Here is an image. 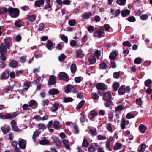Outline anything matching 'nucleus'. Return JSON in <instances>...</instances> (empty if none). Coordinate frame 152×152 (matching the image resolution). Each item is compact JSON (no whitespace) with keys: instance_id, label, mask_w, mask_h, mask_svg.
Listing matches in <instances>:
<instances>
[{"instance_id":"e2e57ef3","label":"nucleus","mask_w":152,"mask_h":152,"mask_svg":"<svg viewBox=\"0 0 152 152\" xmlns=\"http://www.w3.org/2000/svg\"><path fill=\"white\" fill-rule=\"evenodd\" d=\"M142 59L139 57L137 58L134 60V63L136 64H140L142 63Z\"/></svg>"},{"instance_id":"6e6552de","label":"nucleus","mask_w":152,"mask_h":152,"mask_svg":"<svg viewBox=\"0 0 152 152\" xmlns=\"http://www.w3.org/2000/svg\"><path fill=\"white\" fill-rule=\"evenodd\" d=\"M18 144L20 148L24 149L26 147V140L21 139V140L19 141Z\"/></svg>"},{"instance_id":"49530a36","label":"nucleus","mask_w":152,"mask_h":152,"mask_svg":"<svg viewBox=\"0 0 152 152\" xmlns=\"http://www.w3.org/2000/svg\"><path fill=\"white\" fill-rule=\"evenodd\" d=\"M89 145V143L88 142L87 139H84L82 145L85 147L87 148L88 147Z\"/></svg>"},{"instance_id":"20e7f679","label":"nucleus","mask_w":152,"mask_h":152,"mask_svg":"<svg viewBox=\"0 0 152 152\" xmlns=\"http://www.w3.org/2000/svg\"><path fill=\"white\" fill-rule=\"evenodd\" d=\"M58 79L67 82L69 80V77L67 74L64 72H62L59 73Z\"/></svg>"},{"instance_id":"a18cd8bd","label":"nucleus","mask_w":152,"mask_h":152,"mask_svg":"<svg viewBox=\"0 0 152 152\" xmlns=\"http://www.w3.org/2000/svg\"><path fill=\"white\" fill-rule=\"evenodd\" d=\"M59 124L57 121H54L53 122V127L56 129L59 128Z\"/></svg>"},{"instance_id":"774afa93","label":"nucleus","mask_w":152,"mask_h":152,"mask_svg":"<svg viewBox=\"0 0 152 152\" xmlns=\"http://www.w3.org/2000/svg\"><path fill=\"white\" fill-rule=\"evenodd\" d=\"M136 103L139 106H141L142 104V101L141 99L140 98H137L136 99Z\"/></svg>"},{"instance_id":"dca6fc26","label":"nucleus","mask_w":152,"mask_h":152,"mask_svg":"<svg viewBox=\"0 0 152 152\" xmlns=\"http://www.w3.org/2000/svg\"><path fill=\"white\" fill-rule=\"evenodd\" d=\"M98 114V112L96 111L92 110L90 112L89 114L88 115V117L90 119H92L96 116Z\"/></svg>"},{"instance_id":"0eeeda50","label":"nucleus","mask_w":152,"mask_h":152,"mask_svg":"<svg viewBox=\"0 0 152 152\" xmlns=\"http://www.w3.org/2000/svg\"><path fill=\"white\" fill-rule=\"evenodd\" d=\"M96 87L98 90L106 91L107 89L106 85L104 83H97L96 86Z\"/></svg>"},{"instance_id":"ea45409f","label":"nucleus","mask_w":152,"mask_h":152,"mask_svg":"<svg viewBox=\"0 0 152 152\" xmlns=\"http://www.w3.org/2000/svg\"><path fill=\"white\" fill-rule=\"evenodd\" d=\"M76 69V65L75 64H72L71 67L70 69L71 72L73 73H74L75 72Z\"/></svg>"},{"instance_id":"8fccbe9b","label":"nucleus","mask_w":152,"mask_h":152,"mask_svg":"<svg viewBox=\"0 0 152 152\" xmlns=\"http://www.w3.org/2000/svg\"><path fill=\"white\" fill-rule=\"evenodd\" d=\"M41 77L39 76L38 77L36 80H34L32 82V84H34L35 85H37L38 84V83H39V81L41 80Z\"/></svg>"},{"instance_id":"a211bd4d","label":"nucleus","mask_w":152,"mask_h":152,"mask_svg":"<svg viewBox=\"0 0 152 152\" xmlns=\"http://www.w3.org/2000/svg\"><path fill=\"white\" fill-rule=\"evenodd\" d=\"M50 143V142L46 139L45 137H43V139L40 140L39 142V143L43 145L49 144Z\"/></svg>"},{"instance_id":"412c9836","label":"nucleus","mask_w":152,"mask_h":152,"mask_svg":"<svg viewBox=\"0 0 152 152\" xmlns=\"http://www.w3.org/2000/svg\"><path fill=\"white\" fill-rule=\"evenodd\" d=\"M11 143L12 145L13 148H15V150L17 152H19L20 149L17 147L18 144L17 141L13 140L11 142Z\"/></svg>"},{"instance_id":"6e6d98bb","label":"nucleus","mask_w":152,"mask_h":152,"mask_svg":"<svg viewBox=\"0 0 152 152\" xmlns=\"http://www.w3.org/2000/svg\"><path fill=\"white\" fill-rule=\"evenodd\" d=\"M87 29L89 32L92 33L94 31V26L90 25L88 26Z\"/></svg>"},{"instance_id":"1a4fd4ad","label":"nucleus","mask_w":152,"mask_h":152,"mask_svg":"<svg viewBox=\"0 0 152 152\" xmlns=\"http://www.w3.org/2000/svg\"><path fill=\"white\" fill-rule=\"evenodd\" d=\"M75 52L76 54L75 57L76 58H83L84 56V54L83 53L82 51L81 50H76Z\"/></svg>"},{"instance_id":"c03bdc74","label":"nucleus","mask_w":152,"mask_h":152,"mask_svg":"<svg viewBox=\"0 0 152 152\" xmlns=\"http://www.w3.org/2000/svg\"><path fill=\"white\" fill-rule=\"evenodd\" d=\"M152 80L150 79H148L146 80L144 82L145 86L148 87L150 86V85L152 83Z\"/></svg>"},{"instance_id":"a19ab883","label":"nucleus","mask_w":152,"mask_h":152,"mask_svg":"<svg viewBox=\"0 0 152 152\" xmlns=\"http://www.w3.org/2000/svg\"><path fill=\"white\" fill-rule=\"evenodd\" d=\"M126 108V107H124L122 105H120L115 107V110L116 111H121Z\"/></svg>"},{"instance_id":"f8f14e48","label":"nucleus","mask_w":152,"mask_h":152,"mask_svg":"<svg viewBox=\"0 0 152 152\" xmlns=\"http://www.w3.org/2000/svg\"><path fill=\"white\" fill-rule=\"evenodd\" d=\"M93 15L92 13L90 12H85L83 14L82 18L85 20L89 19Z\"/></svg>"},{"instance_id":"bf43d9fd","label":"nucleus","mask_w":152,"mask_h":152,"mask_svg":"<svg viewBox=\"0 0 152 152\" xmlns=\"http://www.w3.org/2000/svg\"><path fill=\"white\" fill-rule=\"evenodd\" d=\"M122 45L124 46H127L128 47H130L132 46V45L128 41H125L123 42Z\"/></svg>"},{"instance_id":"4be33fe9","label":"nucleus","mask_w":152,"mask_h":152,"mask_svg":"<svg viewBox=\"0 0 152 152\" xmlns=\"http://www.w3.org/2000/svg\"><path fill=\"white\" fill-rule=\"evenodd\" d=\"M15 25L18 27H21L24 26V23L20 20H16L14 23Z\"/></svg>"},{"instance_id":"69168bd1","label":"nucleus","mask_w":152,"mask_h":152,"mask_svg":"<svg viewBox=\"0 0 152 152\" xmlns=\"http://www.w3.org/2000/svg\"><path fill=\"white\" fill-rule=\"evenodd\" d=\"M146 148V145L145 144H142L141 146V148L139 150V152H143L145 151Z\"/></svg>"},{"instance_id":"4468645a","label":"nucleus","mask_w":152,"mask_h":152,"mask_svg":"<svg viewBox=\"0 0 152 152\" xmlns=\"http://www.w3.org/2000/svg\"><path fill=\"white\" fill-rule=\"evenodd\" d=\"M46 4L45 5L44 7V10H47L50 9L51 10L52 9V5L50 4V0H45Z\"/></svg>"},{"instance_id":"f257e3e1","label":"nucleus","mask_w":152,"mask_h":152,"mask_svg":"<svg viewBox=\"0 0 152 152\" xmlns=\"http://www.w3.org/2000/svg\"><path fill=\"white\" fill-rule=\"evenodd\" d=\"M8 14L12 18H15L18 17L20 14L18 9L17 8L9 7L8 9Z\"/></svg>"},{"instance_id":"4c0bfd02","label":"nucleus","mask_w":152,"mask_h":152,"mask_svg":"<svg viewBox=\"0 0 152 152\" xmlns=\"http://www.w3.org/2000/svg\"><path fill=\"white\" fill-rule=\"evenodd\" d=\"M4 44H5L6 46L8 48V49L10 48V42L11 40L10 39H4Z\"/></svg>"},{"instance_id":"603ef678","label":"nucleus","mask_w":152,"mask_h":152,"mask_svg":"<svg viewBox=\"0 0 152 152\" xmlns=\"http://www.w3.org/2000/svg\"><path fill=\"white\" fill-rule=\"evenodd\" d=\"M125 121V119L124 118H122L121 121V128L122 129H124L125 128V126L126 125L125 124L126 123Z\"/></svg>"},{"instance_id":"f3484780","label":"nucleus","mask_w":152,"mask_h":152,"mask_svg":"<svg viewBox=\"0 0 152 152\" xmlns=\"http://www.w3.org/2000/svg\"><path fill=\"white\" fill-rule=\"evenodd\" d=\"M59 103L57 102H54L53 104V107H52L50 110L53 112H56L58 110Z\"/></svg>"},{"instance_id":"c85d7f7f","label":"nucleus","mask_w":152,"mask_h":152,"mask_svg":"<svg viewBox=\"0 0 152 152\" xmlns=\"http://www.w3.org/2000/svg\"><path fill=\"white\" fill-rule=\"evenodd\" d=\"M74 88V86L70 84H68L66 86V88L65 90V92L66 93H68L71 92V90Z\"/></svg>"},{"instance_id":"2eb2a0df","label":"nucleus","mask_w":152,"mask_h":152,"mask_svg":"<svg viewBox=\"0 0 152 152\" xmlns=\"http://www.w3.org/2000/svg\"><path fill=\"white\" fill-rule=\"evenodd\" d=\"M118 53L117 51H113L109 55L110 60H115L118 55Z\"/></svg>"},{"instance_id":"393cba45","label":"nucleus","mask_w":152,"mask_h":152,"mask_svg":"<svg viewBox=\"0 0 152 152\" xmlns=\"http://www.w3.org/2000/svg\"><path fill=\"white\" fill-rule=\"evenodd\" d=\"M63 143L64 146L66 147V149L67 150H69L70 149L69 142L66 139H64L63 140Z\"/></svg>"},{"instance_id":"c9c22d12","label":"nucleus","mask_w":152,"mask_h":152,"mask_svg":"<svg viewBox=\"0 0 152 152\" xmlns=\"http://www.w3.org/2000/svg\"><path fill=\"white\" fill-rule=\"evenodd\" d=\"M119 86L120 85L118 82H115L113 85V90L115 91H116L118 88Z\"/></svg>"},{"instance_id":"6ab92c4d","label":"nucleus","mask_w":152,"mask_h":152,"mask_svg":"<svg viewBox=\"0 0 152 152\" xmlns=\"http://www.w3.org/2000/svg\"><path fill=\"white\" fill-rule=\"evenodd\" d=\"M103 29H104L106 31L108 32H112L113 31L112 28L109 25L107 24H105L103 26H102Z\"/></svg>"},{"instance_id":"7ed1b4c3","label":"nucleus","mask_w":152,"mask_h":152,"mask_svg":"<svg viewBox=\"0 0 152 152\" xmlns=\"http://www.w3.org/2000/svg\"><path fill=\"white\" fill-rule=\"evenodd\" d=\"M104 34V30L102 27H100L99 30H97L93 33L94 37H98L99 38L103 37Z\"/></svg>"},{"instance_id":"b1692460","label":"nucleus","mask_w":152,"mask_h":152,"mask_svg":"<svg viewBox=\"0 0 152 152\" xmlns=\"http://www.w3.org/2000/svg\"><path fill=\"white\" fill-rule=\"evenodd\" d=\"M130 11L128 10H123L121 12V15L123 17H125L129 14Z\"/></svg>"},{"instance_id":"e433bc0d","label":"nucleus","mask_w":152,"mask_h":152,"mask_svg":"<svg viewBox=\"0 0 152 152\" xmlns=\"http://www.w3.org/2000/svg\"><path fill=\"white\" fill-rule=\"evenodd\" d=\"M9 77V75H7L5 72H3L1 75L0 79L1 80H7Z\"/></svg>"},{"instance_id":"39448f33","label":"nucleus","mask_w":152,"mask_h":152,"mask_svg":"<svg viewBox=\"0 0 152 152\" xmlns=\"http://www.w3.org/2000/svg\"><path fill=\"white\" fill-rule=\"evenodd\" d=\"M112 96L111 92L108 91L104 92L103 94L102 99L105 101H110L111 100Z\"/></svg>"},{"instance_id":"de8ad7c7","label":"nucleus","mask_w":152,"mask_h":152,"mask_svg":"<svg viewBox=\"0 0 152 152\" xmlns=\"http://www.w3.org/2000/svg\"><path fill=\"white\" fill-rule=\"evenodd\" d=\"M126 19L129 22H135L136 20L135 18L133 16H131L129 17Z\"/></svg>"},{"instance_id":"13d9d810","label":"nucleus","mask_w":152,"mask_h":152,"mask_svg":"<svg viewBox=\"0 0 152 152\" xmlns=\"http://www.w3.org/2000/svg\"><path fill=\"white\" fill-rule=\"evenodd\" d=\"M126 1V0H118L117 3L120 5H124L125 4Z\"/></svg>"},{"instance_id":"5fc2aeb1","label":"nucleus","mask_w":152,"mask_h":152,"mask_svg":"<svg viewBox=\"0 0 152 152\" xmlns=\"http://www.w3.org/2000/svg\"><path fill=\"white\" fill-rule=\"evenodd\" d=\"M106 102L104 104L105 106L109 108L110 107L113 103L111 100L110 101H106Z\"/></svg>"},{"instance_id":"7c9ffc66","label":"nucleus","mask_w":152,"mask_h":152,"mask_svg":"<svg viewBox=\"0 0 152 152\" xmlns=\"http://www.w3.org/2000/svg\"><path fill=\"white\" fill-rule=\"evenodd\" d=\"M29 107H32L33 106L36 107L37 106V103L36 101L34 100H31L29 102Z\"/></svg>"},{"instance_id":"f03ea898","label":"nucleus","mask_w":152,"mask_h":152,"mask_svg":"<svg viewBox=\"0 0 152 152\" xmlns=\"http://www.w3.org/2000/svg\"><path fill=\"white\" fill-rule=\"evenodd\" d=\"M20 113V112L18 110H17L13 113L12 115L10 113H8L4 115H3L2 114L0 113V118L3 119H12L15 118Z\"/></svg>"},{"instance_id":"9d476101","label":"nucleus","mask_w":152,"mask_h":152,"mask_svg":"<svg viewBox=\"0 0 152 152\" xmlns=\"http://www.w3.org/2000/svg\"><path fill=\"white\" fill-rule=\"evenodd\" d=\"M1 129L4 134H5L10 131V127L9 125H5L1 128Z\"/></svg>"},{"instance_id":"338daca9","label":"nucleus","mask_w":152,"mask_h":152,"mask_svg":"<svg viewBox=\"0 0 152 152\" xmlns=\"http://www.w3.org/2000/svg\"><path fill=\"white\" fill-rule=\"evenodd\" d=\"M66 56L64 54H62L59 56L58 59L60 61H62L64 60L66 58Z\"/></svg>"},{"instance_id":"09e8293b","label":"nucleus","mask_w":152,"mask_h":152,"mask_svg":"<svg viewBox=\"0 0 152 152\" xmlns=\"http://www.w3.org/2000/svg\"><path fill=\"white\" fill-rule=\"evenodd\" d=\"M64 102L65 103L69 102L73 100V99L71 97H66L64 98Z\"/></svg>"},{"instance_id":"0e129e2a","label":"nucleus","mask_w":152,"mask_h":152,"mask_svg":"<svg viewBox=\"0 0 152 152\" xmlns=\"http://www.w3.org/2000/svg\"><path fill=\"white\" fill-rule=\"evenodd\" d=\"M107 129L110 132H112V124L110 123H108L106 125Z\"/></svg>"},{"instance_id":"ddd939ff","label":"nucleus","mask_w":152,"mask_h":152,"mask_svg":"<svg viewBox=\"0 0 152 152\" xmlns=\"http://www.w3.org/2000/svg\"><path fill=\"white\" fill-rule=\"evenodd\" d=\"M48 93L50 95H53L59 94L60 92L57 89L52 88L49 90Z\"/></svg>"},{"instance_id":"3c124183","label":"nucleus","mask_w":152,"mask_h":152,"mask_svg":"<svg viewBox=\"0 0 152 152\" xmlns=\"http://www.w3.org/2000/svg\"><path fill=\"white\" fill-rule=\"evenodd\" d=\"M91 98L93 99H98L99 96L96 93L93 92L91 94Z\"/></svg>"},{"instance_id":"37998d69","label":"nucleus","mask_w":152,"mask_h":152,"mask_svg":"<svg viewBox=\"0 0 152 152\" xmlns=\"http://www.w3.org/2000/svg\"><path fill=\"white\" fill-rule=\"evenodd\" d=\"M85 102V101L84 100L81 101L77 106L76 109H79L81 108Z\"/></svg>"},{"instance_id":"864d4df0","label":"nucleus","mask_w":152,"mask_h":152,"mask_svg":"<svg viewBox=\"0 0 152 152\" xmlns=\"http://www.w3.org/2000/svg\"><path fill=\"white\" fill-rule=\"evenodd\" d=\"M38 128L39 129L44 130L46 129V126L44 124L39 123L38 125Z\"/></svg>"},{"instance_id":"473e14b6","label":"nucleus","mask_w":152,"mask_h":152,"mask_svg":"<svg viewBox=\"0 0 152 152\" xmlns=\"http://www.w3.org/2000/svg\"><path fill=\"white\" fill-rule=\"evenodd\" d=\"M140 131L142 133H144L145 132V126L142 124H140L139 127Z\"/></svg>"},{"instance_id":"9b49d317","label":"nucleus","mask_w":152,"mask_h":152,"mask_svg":"<svg viewBox=\"0 0 152 152\" xmlns=\"http://www.w3.org/2000/svg\"><path fill=\"white\" fill-rule=\"evenodd\" d=\"M52 138L57 146H61L62 145V143L60 140L57 137L53 136L52 137Z\"/></svg>"},{"instance_id":"72a5a7b5","label":"nucleus","mask_w":152,"mask_h":152,"mask_svg":"<svg viewBox=\"0 0 152 152\" xmlns=\"http://www.w3.org/2000/svg\"><path fill=\"white\" fill-rule=\"evenodd\" d=\"M36 16L35 15H28L27 16V19L31 22H34L36 18Z\"/></svg>"},{"instance_id":"5701e85b","label":"nucleus","mask_w":152,"mask_h":152,"mask_svg":"<svg viewBox=\"0 0 152 152\" xmlns=\"http://www.w3.org/2000/svg\"><path fill=\"white\" fill-rule=\"evenodd\" d=\"M9 66L12 68H15L18 66V62L15 60H12L9 63Z\"/></svg>"},{"instance_id":"a878e982","label":"nucleus","mask_w":152,"mask_h":152,"mask_svg":"<svg viewBox=\"0 0 152 152\" xmlns=\"http://www.w3.org/2000/svg\"><path fill=\"white\" fill-rule=\"evenodd\" d=\"M54 45V44L50 40H48L47 41L46 46L49 50H51V48Z\"/></svg>"},{"instance_id":"423d86ee","label":"nucleus","mask_w":152,"mask_h":152,"mask_svg":"<svg viewBox=\"0 0 152 152\" xmlns=\"http://www.w3.org/2000/svg\"><path fill=\"white\" fill-rule=\"evenodd\" d=\"M56 82V77L53 75H51L50 77L48 83V86L55 85Z\"/></svg>"},{"instance_id":"f704fd0d","label":"nucleus","mask_w":152,"mask_h":152,"mask_svg":"<svg viewBox=\"0 0 152 152\" xmlns=\"http://www.w3.org/2000/svg\"><path fill=\"white\" fill-rule=\"evenodd\" d=\"M115 145L113 147V149L115 150H117L120 149L122 146V145L121 143H116Z\"/></svg>"},{"instance_id":"cd10ccee","label":"nucleus","mask_w":152,"mask_h":152,"mask_svg":"<svg viewBox=\"0 0 152 152\" xmlns=\"http://www.w3.org/2000/svg\"><path fill=\"white\" fill-rule=\"evenodd\" d=\"M88 61L91 64H93L96 62V60L94 56H91L89 58Z\"/></svg>"},{"instance_id":"79ce46f5","label":"nucleus","mask_w":152,"mask_h":152,"mask_svg":"<svg viewBox=\"0 0 152 152\" xmlns=\"http://www.w3.org/2000/svg\"><path fill=\"white\" fill-rule=\"evenodd\" d=\"M8 11V9L6 7H3L0 9V14H2L6 13Z\"/></svg>"},{"instance_id":"c756f323","label":"nucleus","mask_w":152,"mask_h":152,"mask_svg":"<svg viewBox=\"0 0 152 152\" xmlns=\"http://www.w3.org/2000/svg\"><path fill=\"white\" fill-rule=\"evenodd\" d=\"M39 134L40 133H39V131L38 129L36 130L34 132L32 136V138L34 142H36V138L39 136Z\"/></svg>"},{"instance_id":"052dcab7","label":"nucleus","mask_w":152,"mask_h":152,"mask_svg":"<svg viewBox=\"0 0 152 152\" xmlns=\"http://www.w3.org/2000/svg\"><path fill=\"white\" fill-rule=\"evenodd\" d=\"M121 75L119 72H115L113 74V77L115 79H118Z\"/></svg>"},{"instance_id":"4d7b16f0","label":"nucleus","mask_w":152,"mask_h":152,"mask_svg":"<svg viewBox=\"0 0 152 152\" xmlns=\"http://www.w3.org/2000/svg\"><path fill=\"white\" fill-rule=\"evenodd\" d=\"M68 23L70 26H73L76 24V21L75 19H72L69 21Z\"/></svg>"},{"instance_id":"58836bf2","label":"nucleus","mask_w":152,"mask_h":152,"mask_svg":"<svg viewBox=\"0 0 152 152\" xmlns=\"http://www.w3.org/2000/svg\"><path fill=\"white\" fill-rule=\"evenodd\" d=\"M42 56V54L39 51H36L34 53V56L36 58H39L41 57Z\"/></svg>"},{"instance_id":"bb28decb","label":"nucleus","mask_w":152,"mask_h":152,"mask_svg":"<svg viewBox=\"0 0 152 152\" xmlns=\"http://www.w3.org/2000/svg\"><path fill=\"white\" fill-rule=\"evenodd\" d=\"M124 87L125 86L122 85L121 86L119 89L118 92L120 95H122L125 94L126 91L124 88Z\"/></svg>"},{"instance_id":"aec40b11","label":"nucleus","mask_w":152,"mask_h":152,"mask_svg":"<svg viewBox=\"0 0 152 152\" xmlns=\"http://www.w3.org/2000/svg\"><path fill=\"white\" fill-rule=\"evenodd\" d=\"M45 2L44 0H39L35 1L34 2V5L36 7H40L44 4Z\"/></svg>"},{"instance_id":"680f3d73","label":"nucleus","mask_w":152,"mask_h":152,"mask_svg":"<svg viewBox=\"0 0 152 152\" xmlns=\"http://www.w3.org/2000/svg\"><path fill=\"white\" fill-rule=\"evenodd\" d=\"M141 19L143 20H145L148 18V16L146 14L142 15L140 17Z\"/></svg>"},{"instance_id":"2f4dec72","label":"nucleus","mask_w":152,"mask_h":152,"mask_svg":"<svg viewBox=\"0 0 152 152\" xmlns=\"http://www.w3.org/2000/svg\"><path fill=\"white\" fill-rule=\"evenodd\" d=\"M99 67L100 69H106L108 68L107 65L103 62L99 64Z\"/></svg>"}]
</instances>
